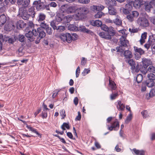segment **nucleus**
<instances>
[{
	"mask_svg": "<svg viewBox=\"0 0 155 155\" xmlns=\"http://www.w3.org/2000/svg\"><path fill=\"white\" fill-rule=\"evenodd\" d=\"M102 30L106 32H101L99 33L98 35L101 38L106 40H110L112 37L114 36L115 34V31L114 28L112 27H107L105 24H102L100 26Z\"/></svg>",
	"mask_w": 155,
	"mask_h": 155,
	"instance_id": "nucleus-1",
	"label": "nucleus"
},
{
	"mask_svg": "<svg viewBox=\"0 0 155 155\" xmlns=\"http://www.w3.org/2000/svg\"><path fill=\"white\" fill-rule=\"evenodd\" d=\"M71 18L69 15L65 16L64 14L61 12H57L55 16L54 22L58 23H62L63 24H66L70 22Z\"/></svg>",
	"mask_w": 155,
	"mask_h": 155,
	"instance_id": "nucleus-2",
	"label": "nucleus"
},
{
	"mask_svg": "<svg viewBox=\"0 0 155 155\" xmlns=\"http://www.w3.org/2000/svg\"><path fill=\"white\" fill-rule=\"evenodd\" d=\"M140 5L141 2L140 0H135L134 2L128 1L127 3L125 5V8L123 10V12L124 14H127L132 10V5L135 7H139Z\"/></svg>",
	"mask_w": 155,
	"mask_h": 155,
	"instance_id": "nucleus-3",
	"label": "nucleus"
},
{
	"mask_svg": "<svg viewBox=\"0 0 155 155\" xmlns=\"http://www.w3.org/2000/svg\"><path fill=\"white\" fill-rule=\"evenodd\" d=\"M77 12V13L73 16V18L77 21L84 18L89 11L87 8L81 7L78 9Z\"/></svg>",
	"mask_w": 155,
	"mask_h": 155,
	"instance_id": "nucleus-4",
	"label": "nucleus"
},
{
	"mask_svg": "<svg viewBox=\"0 0 155 155\" xmlns=\"http://www.w3.org/2000/svg\"><path fill=\"white\" fill-rule=\"evenodd\" d=\"M25 31L27 32L25 33V36L28 40L30 41H34L35 39V37L37 36L36 29H33L32 27L29 26L26 28Z\"/></svg>",
	"mask_w": 155,
	"mask_h": 155,
	"instance_id": "nucleus-5",
	"label": "nucleus"
},
{
	"mask_svg": "<svg viewBox=\"0 0 155 155\" xmlns=\"http://www.w3.org/2000/svg\"><path fill=\"white\" fill-rule=\"evenodd\" d=\"M120 42L121 45L117 46L116 48V49L117 52H120V54L122 55L123 51L125 49L123 48V47H127V45L128 44L129 41L126 40L125 36H122L120 38Z\"/></svg>",
	"mask_w": 155,
	"mask_h": 155,
	"instance_id": "nucleus-6",
	"label": "nucleus"
},
{
	"mask_svg": "<svg viewBox=\"0 0 155 155\" xmlns=\"http://www.w3.org/2000/svg\"><path fill=\"white\" fill-rule=\"evenodd\" d=\"M36 32L37 35H38V37L35 41V43L38 44L40 42L41 39L45 36L46 33L44 31V28L41 27L37 28L36 30Z\"/></svg>",
	"mask_w": 155,
	"mask_h": 155,
	"instance_id": "nucleus-7",
	"label": "nucleus"
},
{
	"mask_svg": "<svg viewBox=\"0 0 155 155\" xmlns=\"http://www.w3.org/2000/svg\"><path fill=\"white\" fill-rule=\"evenodd\" d=\"M59 37L64 42L70 43L71 42V34L69 33H62L59 35Z\"/></svg>",
	"mask_w": 155,
	"mask_h": 155,
	"instance_id": "nucleus-8",
	"label": "nucleus"
},
{
	"mask_svg": "<svg viewBox=\"0 0 155 155\" xmlns=\"http://www.w3.org/2000/svg\"><path fill=\"white\" fill-rule=\"evenodd\" d=\"M104 8V6L101 5H99L98 6H93V9L94 10L98 11L97 14H95L94 15V17L95 18H99L102 17L103 13L101 11L103 10Z\"/></svg>",
	"mask_w": 155,
	"mask_h": 155,
	"instance_id": "nucleus-9",
	"label": "nucleus"
},
{
	"mask_svg": "<svg viewBox=\"0 0 155 155\" xmlns=\"http://www.w3.org/2000/svg\"><path fill=\"white\" fill-rule=\"evenodd\" d=\"M137 24L146 27L149 25L148 20L144 17H140L137 20Z\"/></svg>",
	"mask_w": 155,
	"mask_h": 155,
	"instance_id": "nucleus-10",
	"label": "nucleus"
},
{
	"mask_svg": "<svg viewBox=\"0 0 155 155\" xmlns=\"http://www.w3.org/2000/svg\"><path fill=\"white\" fill-rule=\"evenodd\" d=\"M107 129L110 131L114 130V131H117L118 130L119 128V123L117 119L113 121L111 124V126L109 125H107Z\"/></svg>",
	"mask_w": 155,
	"mask_h": 155,
	"instance_id": "nucleus-11",
	"label": "nucleus"
},
{
	"mask_svg": "<svg viewBox=\"0 0 155 155\" xmlns=\"http://www.w3.org/2000/svg\"><path fill=\"white\" fill-rule=\"evenodd\" d=\"M45 3L41 2V0L35 1L33 2L34 7L38 11H42L44 10Z\"/></svg>",
	"mask_w": 155,
	"mask_h": 155,
	"instance_id": "nucleus-12",
	"label": "nucleus"
},
{
	"mask_svg": "<svg viewBox=\"0 0 155 155\" xmlns=\"http://www.w3.org/2000/svg\"><path fill=\"white\" fill-rule=\"evenodd\" d=\"M45 18L46 15L42 13L38 14L36 18V21L40 24V27L42 26V25L46 24L45 21Z\"/></svg>",
	"mask_w": 155,
	"mask_h": 155,
	"instance_id": "nucleus-13",
	"label": "nucleus"
},
{
	"mask_svg": "<svg viewBox=\"0 0 155 155\" xmlns=\"http://www.w3.org/2000/svg\"><path fill=\"white\" fill-rule=\"evenodd\" d=\"M131 69L132 70V71H134L136 72H138L140 71L141 72L145 73V71L144 70L142 65L138 63L137 64L136 63L135 64V65L131 67Z\"/></svg>",
	"mask_w": 155,
	"mask_h": 155,
	"instance_id": "nucleus-14",
	"label": "nucleus"
},
{
	"mask_svg": "<svg viewBox=\"0 0 155 155\" xmlns=\"http://www.w3.org/2000/svg\"><path fill=\"white\" fill-rule=\"evenodd\" d=\"M50 25L54 30H56L58 32H62L65 29V27L64 26L60 25L56 26V23L54 21H52L51 22Z\"/></svg>",
	"mask_w": 155,
	"mask_h": 155,
	"instance_id": "nucleus-15",
	"label": "nucleus"
},
{
	"mask_svg": "<svg viewBox=\"0 0 155 155\" xmlns=\"http://www.w3.org/2000/svg\"><path fill=\"white\" fill-rule=\"evenodd\" d=\"M128 15L127 16V18L130 22H132L134 20V18L137 17L139 15V13L136 11L132 12V13H130V12L127 14Z\"/></svg>",
	"mask_w": 155,
	"mask_h": 155,
	"instance_id": "nucleus-16",
	"label": "nucleus"
},
{
	"mask_svg": "<svg viewBox=\"0 0 155 155\" xmlns=\"http://www.w3.org/2000/svg\"><path fill=\"white\" fill-rule=\"evenodd\" d=\"M19 12L20 14L21 13V18L25 20H28L30 16L28 14V13L26 10H23V8H21L19 9Z\"/></svg>",
	"mask_w": 155,
	"mask_h": 155,
	"instance_id": "nucleus-17",
	"label": "nucleus"
},
{
	"mask_svg": "<svg viewBox=\"0 0 155 155\" xmlns=\"http://www.w3.org/2000/svg\"><path fill=\"white\" fill-rule=\"evenodd\" d=\"M142 67L144 70L145 71V73H146L147 72V68L148 66L151 64L152 62L149 59L145 58L142 61Z\"/></svg>",
	"mask_w": 155,
	"mask_h": 155,
	"instance_id": "nucleus-18",
	"label": "nucleus"
},
{
	"mask_svg": "<svg viewBox=\"0 0 155 155\" xmlns=\"http://www.w3.org/2000/svg\"><path fill=\"white\" fill-rule=\"evenodd\" d=\"M76 9L74 6H68L64 5V12H66L67 13H71L74 12Z\"/></svg>",
	"mask_w": 155,
	"mask_h": 155,
	"instance_id": "nucleus-19",
	"label": "nucleus"
},
{
	"mask_svg": "<svg viewBox=\"0 0 155 155\" xmlns=\"http://www.w3.org/2000/svg\"><path fill=\"white\" fill-rule=\"evenodd\" d=\"M123 55L124 57L125 60L127 59H130L133 57V55L131 52L129 50H127L123 51V54L121 55L122 56Z\"/></svg>",
	"mask_w": 155,
	"mask_h": 155,
	"instance_id": "nucleus-20",
	"label": "nucleus"
},
{
	"mask_svg": "<svg viewBox=\"0 0 155 155\" xmlns=\"http://www.w3.org/2000/svg\"><path fill=\"white\" fill-rule=\"evenodd\" d=\"M16 0H4L2 2L4 6L7 7L10 6L12 4L15 3Z\"/></svg>",
	"mask_w": 155,
	"mask_h": 155,
	"instance_id": "nucleus-21",
	"label": "nucleus"
},
{
	"mask_svg": "<svg viewBox=\"0 0 155 155\" xmlns=\"http://www.w3.org/2000/svg\"><path fill=\"white\" fill-rule=\"evenodd\" d=\"M42 28L45 29L47 33L49 35H52L53 32V30L52 29L51 27H50L46 23L45 24H44L41 26Z\"/></svg>",
	"mask_w": 155,
	"mask_h": 155,
	"instance_id": "nucleus-22",
	"label": "nucleus"
},
{
	"mask_svg": "<svg viewBox=\"0 0 155 155\" xmlns=\"http://www.w3.org/2000/svg\"><path fill=\"white\" fill-rule=\"evenodd\" d=\"M35 10V9L34 6L31 7L28 9V11L27 12L30 17L33 18L35 16L36 14Z\"/></svg>",
	"mask_w": 155,
	"mask_h": 155,
	"instance_id": "nucleus-23",
	"label": "nucleus"
},
{
	"mask_svg": "<svg viewBox=\"0 0 155 155\" xmlns=\"http://www.w3.org/2000/svg\"><path fill=\"white\" fill-rule=\"evenodd\" d=\"M117 102V104L116 105V107L118 110L119 111H124L125 109V105L122 103L120 101H118Z\"/></svg>",
	"mask_w": 155,
	"mask_h": 155,
	"instance_id": "nucleus-24",
	"label": "nucleus"
},
{
	"mask_svg": "<svg viewBox=\"0 0 155 155\" xmlns=\"http://www.w3.org/2000/svg\"><path fill=\"white\" fill-rule=\"evenodd\" d=\"M26 24L22 21L20 20L17 21L16 26L18 29H20L24 28Z\"/></svg>",
	"mask_w": 155,
	"mask_h": 155,
	"instance_id": "nucleus-25",
	"label": "nucleus"
},
{
	"mask_svg": "<svg viewBox=\"0 0 155 155\" xmlns=\"http://www.w3.org/2000/svg\"><path fill=\"white\" fill-rule=\"evenodd\" d=\"M30 3V0H23L22 2L21 5L19 7V9L21 8H23V10H25L27 7L28 6Z\"/></svg>",
	"mask_w": 155,
	"mask_h": 155,
	"instance_id": "nucleus-26",
	"label": "nucleus"
},
{
	"mask_svg": "<svg viewBox=\"0 0 155 155\" xmlns=\"http://www.w3.org/2000/svg\"><path fill=\"white\" fill-rule=\"evenodd\" d=\"M105 3L108 7H112L117 5L116 2L115 0H105Z\"/></svg>",
	"mask_w": 155,
	"mask_h": 155,
	"instance_id": "nucleus-27",
	"label": "nucleus"
},
{
	"mask_svg": "<svg viewBox=\"0 0 155 155\" xmlns=\"http://www.w3.org/2000/svg\"><path fill=\"white\" fill-rule=\"evenodd\" d=\"M27 128L29 130L32 131V132L34 133L38 136V137L40 138L41 137V134L39 133L37 130L34 128L27 125L26 126Z\"/></svg>",
	"mask_w": 155,
	"mask_h": 155,
	"instance_id": "nucleus-28",
	"label": "nucleus"
},
{
	"mask_svg": "<svg viewBox=\"0 0 155 155\" xmlns=\"http://www.w3.org/2000/svg\"><path fill=\"white\" fill-rule=\"evenodd\" d=\"M7 18L4 14H2L0 16V26H2L6 22Z\"/></svg>",
	"mask_w": 155,
	"mask_h": 155,
	"instance_id": "nucleus-29",
	"label": "nucleus"
},
{
	"mask_svg": "<svg viewBox=\"0 0 155 155\" xmlns=\"http://www.w3.org/2000/svg\"><path fill=\"white\" fill-rule=\"evenodd\" d=\"M15 28V25L12 23H9L6 25L5 26V29L6 31H10L13 29Z\"/></svg>",
	"mask_w": 155,
	"mask_h": 155,
	"instance_id": "nucleus-30",
	"label": "nucleus"
},
{
	"mask_svg": "<svg viewBox=\"0 0 155 155\" xmlns=\"http://www.w3.org/2000/svg\"><path fill=\"white\" fill-rule=\"evenodd\" d=\"M143 77L142 74H138L136 77H135L134 79V81L135 82H137V83H140L143 80Z\"/></svg>",
	"mask_w": 155,
	"mask_h": 155,
	"instance_id": "nucleus-31",
	"label": "nucleus"
},
{
	"mask_svg": "<svg viewBox=\"0 0 155 155\" xmlns=\"http://www.w3.org/2000/svg\"><path fill=\"white\" fill-rule=\"evenodd\" d=\"M18 40L20 42L22 43V45L25 44L26 38L24 35L19 34L18 36Z\"/></svg>",
	"mask_w": 155,
	"mask_h": 155,
	"instance_id": "nucleus-32",
	"label": "nucleus"
},
{
	"mask_svg": "<svg viewBox=\"0 0 155 155\" xmlns=\"http://www.w3.org/2000/svg\"><path fill=\"white\" fill-rule=\"evenodd\" d=\"M7 40V38H6L5 35H3L2 34H0V51L2 49V43Z\"/></svg>",
	"mask_w": 155,
	"mask_h": 155,
	"instance_id": "nucleus-33",
	"label": "nucleus"
},
{
	"mask_svg": "<svg viewBox=\"0 0 155 155\" xmlns=\"http://www.w3.org/2000/svg\"><path fill=\"white\" fill-rule=\"evenodd\" d=\"M109 85L110 87L111 88L112 91L115 90L117 87L114 81L110 80V77H109Z\"/></svg>",
	"mask_w": 155,
	"mask_h": 155,
	"instance_id": "nucleus-34",
	"label": "nucleus"
},
{
	"mask_svg": "<svg viewBox=\"0 0 155 155\" xmlns=\"http://www.w3.org/2000/svg\"><path fill=\"white\" fill-rule=\"evenodd\" d=\"M148 42L151 45H154L155 44V35H150Z\"/></svg>",
	"mask_w": 155,
	"mask_h": 155,
	"instance_id": "nucleus-35",
	"label": "nucleus"
},
{
	"mask_svg": "<svg viewBox=\"0 0 155 155\" xmlns=\"http://www.w3.org/2000/svg\"><path fill=\"white\" fill-rule=\"evenodd\" d=\"M108 12L110 15H115L117 14L116 10L113 7H108Z\"/></svg>",
	"mask_w": 155,
	"mask_h": 155,
	"instance_id": "nucleus-36",
	"label": "nucleus"
},
{
	"mask_svg": "<svg viewBox=\"0 0 155 155\" xmlns=\"http://www.w3.org/2000/svg\"><path fill=\"white\" fill-rule=\"evenodd\" d=\"M134 49L135 52L136 53H139L140 55H142L144 54V51L140 48H138L136 46H134Z\"/></svg>",
	"mask_w": 155,
	"mask_h": 155,
	"instance_id": "nucleus-37",
	"label": "nucleus"
},
{
	"mask_svg": "<svg viewBox=\"0 0 155 155\" xmlns=\"http://www.w3.org/2000/svg\"><path fill=\"white\" fill-rule=\"evenodd\" d=\"M144 83L146 85L149 87H153L154 86L155 84L153 81L147 80Z\"/></svg>",
	"mask_w": 155,
	"mask_h": 155,
	"instance_id": "nucleus-38",
	"label": "nucleus"
},
{
	"mask_svg": "<svg viewBox=\"0 0 155 155\" xmlns=\"http://www.w3.org/2000/svg\"><path fill=\"white\" fill-rule=\"evenodd\" d=\"M92 25L94 26H96L97 27L101 26L102 24V22L98 20H96L95 21L91 22Z\"/></svg>",
	"mask_w": 155,
	"mask_h": 155,
	"instance_id": "nucleus-39",
	"label": "nucleus"
},
{
	"mask_svg": "<svg viewBox=\"0 0 155 155\" xmlns=\"http://www.w3.org/2000/svg\"><path fill=\"white\" fill-rule=\"evenodd\" d=\"M155 2V0H153L152 1V2H151L150 3L146 4L145 5V9L146 11L149 12L150 11V8H152V6L151 5V3H153Z\"/></svg>",
	"mask_w": 155,
	"mask_h": 155,
	"instance_id": "nucleus-40",
	"label": "nucleus"
},
{
	"mask_svg": "<svg viewBox=\"0 0 155 155\" xmlns=\"http://www.w3.org/2000/svg\"><path fill=\"white\" fill-rule=\"evenodd\" d=\"M113 22L116 25H120L122 24V21L120 17L117 16L116 18L113 20Z\"/></svg>",
	"mask_w": 155,
	"mask_h": 155,
	"instance_id": "nucleus-41",
	"label": "nucleus"
},
{
	"mask_svg": "<svg viewBox=\"0 0 155 155\" xmlns=\"http://www.w3.org/2000/svg\"><path fill=\"white\" fill-rule=\"evenodd\" d=\"M68 29L70 31H76L78 30V28L74 25L70 24L68 27Z\"/></svg>",
	"mask_w": 155,
	"mask_h": 155,
	"instance_id": "nucleus-42",
	"label": "nucleus"
},
{
	"mask_svg": "<svg viewBox=\"0 0 155 155\" xmlns=\"http://www.w3.org/2000/svg\"><path fill=\"white\" fill-rule=\"evenodd\" d=\"M147 80L153 81L155 80V75L153 73H150L147 75Z\"/></svg>",
	"mask_w": 155,
	"mask_h": 155,
	"instance_id": "nucleus-43",
	"label": "nucleus"
},
{
	"mask_svg": "<svg viewBox=\"0 0 155 155\" xmlns=\"http://www.w3.org/2000/svg\"><path fill=\"white\" fill-rule=\"evenodd\" d=\"M78 28V30H80L84 32L89 33L90 31V30L86 28L84 26L80 25Z\"/></svg>",
	"mask_w": 155,
	"mask_h": 155,
	"instance_id": "nucleus-44",
	"label": "nucleus"
},
{
	"mask_svg": "<svg viewBox=\"0 0 155 155\" xmlns=\"http://www.w3.org/2000/svg\"><path fill=\"white\" fill-rule=\"evenodd\" d=\"M126 62L128 63L130 66L132 67L134 66L135 65V63L133 59H129L125 60Z\"/></svg>",
	"mask_w": 155,
	"mask_h": 155,
	"instance_id": "nucleus-45",
	"label": "nucleus"
},
{
	"mask_svg": "<svg viewBox=\"0 0 155 155\" xmlns=\"http://www.w3.org/2000/svg\"><path fill=\"white\" fill-rule=\"evenodd\" d=\"M119 94L117 92L112 93L110 95V99L111 100L115 99L118 96Z\"/></svg>",
	"mask_w": 155,
	"mask_h": 155,
	"instance_id": "nucleus-46",
	"label": "nucleus"
},
{
	"mask_svg": "<svg viewBox=\"0 0 155 155\" xmlns=\"http://www.w3.org/2000/svg\"><path fill=\"white\" fill-rule=\"evenodd\" d=\"M65 128H66L68 129H69L70 127L68 123H67L65 122L63 123L61 126V128L63 130H65Z\"/></svg>",
	"mask_w": 155,
	"mask_h": 155,
	"instance_id": "nucleus-47",
	"label": "nucleus"
},
{
	"mask_svg": "<svg viewBox=\"0 0 155 155\" xmlns=\"http://www.w3.org/2000/svg\"><path fill=\"white\" fill-rule=\"evenodd\" d=\"M132 118V116L131 114H130L127 117L126 120L125 121V122L127 124H128L129 123L130 121L131 120Z\"/></svg>",
	"mask_w": 155,
	"mask_h": 155,
	"instance_id": "nucleus-48",
	"label": "nucleus"
},
{
	"mask_svg": "<svg viewBox=\"0 0 155 155\" xmlns=\"http://www.w3.org/2000/svg\"><path fill=\"white\" fill-rule=\"evenodd\" d=\"M141 113L143 118H145L149 116V114L146 110L143 111L141 112Z\"/></svg>",
	"mask_w": 155,
	"mask_h": 155,
	"instance_id": "nucleus-49",
	"label": "nucleus"
},
{
	"mask_svg": "<svg viewBox=\"0 0 155 155\" xmlns=\"http://www.w3.org/2000/svg\"><path fill=\"white\" fill-rule=\"evenodd\" d=\"M71 41L72 40H77L78 38V36L76 33H73L71 35Z\"/></svg>",
	"mask_w": 155,
	"mask_h": 155,
	"instance_id": "nucleus-50",
	"label": "nucleus"
},
{
	"mask_svg": "<svg viewBox=\"0 0 155 155\" xmlns=\"http://www.w3.org/2000/svg\"><path fill=\"white\" fill-rule=\"evenodd\" d=\"M148 71L155 73V68L153 66L150 65L147 69Z\"/></svg>",
	"mask_w": 155,
	"mask_h": 155,
	"instance_id": "nucleus-51",
	"label": "nucleus"
},
{
	"mask_svg": "<svg viewBox=\"0 0 155 155\" xmlns=\"http://www.w3.org/2000/svg\"><path fill=\"white\" fill-rule=\"evenodd\" d=\"M90 0H78V2L82 4H87L90 2Z\"/></svg>",
	"mask_w": 155,
	"mask_h": 155,
	"instance_id": "nucleus-52",
	"label": "nucleus"
},
{
	"mask_svg": "<svg viewBox=\"0 0 155 155\" xmlns=\"http://www.w3.org/2000/svg\"><path fill=\"white\" fill-rule=\"evenodd\" d=\"M41 116L43 119L46 118L47 117V113L46 111L44 110L42 112Z\"/></svg>",
	"mask_w": 155,
	"mask_h": 155,
	"instance_id": "nucleus-53",
	"label": "nucleus"
},
{
	"mask_svg": "<svg viewBox=\"0 0 155 155\" xmlns=\"http://www.w3.org/2000/svg\"><path fill=\"white\" fill-rule=\"evenodd\" d=\"M60 91V90H56L53 92L52 97L53 98H54L58 94V93Z\"/></svg>",
	"mask_w": 155,
	"mask_h": 155,
	"instance_id": "nucleus-54",
	"label": "nucleus"
},
{
	"mask_svg": "<svg viewBox=\"0 0 155 155\" xmlns=\"http://www.w3.org/2000/svg\"><path fill=\"white\" fill-rule=\"evenodd\" d=\"M60 115L62 117V119H64L66 116L65 110L63 109L60 112Z\"/></svg>",
	"mask_w": 155,
	"mask_h": 155,
	"instance_id": "nucleus-55",
	"label": "nucleus"
},
{
	"mask_svg": "<svg viewBox=\"0 0 155 155\" xmlns=\"http://www.w3.org/2000/svg\"><path fill=\"white\" fill-rule=\"evenodd\" d=\"M80 72V68L79 66H78L76 71V77L77 78L78 77Z\"/></svg>",
	"mask_w": 155,
	"mask_h": 155,
	"instance_id": "nucleus-56",
	"label": "nucleus"
},
{
	"mask_svg": "<svg viewBox=\"0 0 155 155\" xmlns=\"http://www.w3.org/2000/svg\"><path fill=\"white\" fill-rule=\"evenodd\" d=\"M90 70L88 69L85 68L83 72H82V74L84 76H85L90 72Z\"/></svg>",
	"mask_w": 155,
	"mask_h": 155,
	"instance_id": "nucleus-57",
	"label": "nucleus"
},
{
	"mask_svg": "<svg viewBox=\"0 0 155 155\" xmlns=\"http://www.w3.org/2000/svg\"><path fill=\"white\" fill-rule=\"evenodd\" d=\"M149 97H153L155 95V91L154 90H152L150 91L149 93Z\"/></svg>",
	"mask_w": 155,
	"mask_h": 155,
	"instance_id": "nucleus-58",
	"label": "nucleus"
},
{
	"mask_svg": "<svg viewBox=\"0 0 155 155\" xmlns=\"http://www.w3.org/2000/svg\"><path fill=\"white\" fill-rule=\"evenodd\" d=\"M67 135L70 139L75 140V138H73V136L72 133L70 132H68L67 133Z\"/></svg>",
	"mask_w": 155,
	"mask_h": 155,
	"instance_id": "nucleus-59",
	"label": "nucleus"
},
{
	"mask_svg": "<svg viewBox=\"0 0 155 155\" xmlns=\"http://www.w3.org/2000/svg\"><path fill=\"white\" fill-rule=\"evenodd\" d=\"M6 38H7V40L6 41H8V42L9 43L13 44L14 42V39L13 38H8L7 37H6Z\"/></svg>",
	"mask_w": 155,
	"mask_h": 155,
	"instance_id": "nucleus-60",
	"label": "nucleus"
},
{
	"mask_svg": "<svg viewBox=\"0 0 155 155\" xmlns=\"http://www.w3.org/2000/svg\"><path fill=\"white\" fill-rule=\"evenodd\" d=\"M81 118V115L79 111L78 112V115L75 118V120H80Z\"/></svg>",
	"mask_w": 155,
	"mask_h": 155,
	"instance_id": "nucleus-61",
	"label": "nucleus"
},
{
	"mask_svg": "<svg viewBox=\"0 0 155 155\" xmlns=\"http://www.w3.org/2000/svg\"><path fill=\"white\" fill-rule=\"evenodd\" d=\"M86 62L85 58H82L81 62V64L82 65L84 66L85 65Z\"/></svg>",
	"mask_w": 155,
	"mask_h": 155,
	"instance_id": "nucleus-62",
	"label": "nucleus"
},
{
	"mask_svg": "<svg viewBox=\"0 0 155 155\" xmlns=\"http://www.w3.org/2000/svg\"><path fill=\"white\" fill-rule=\"evenodd\" d=\"M22 48H19L18 52H19L18 54L20 56H21L23 54V53L22 52Z\"/></svg>",
	"mask_w": 155,
	"mask_h": 155,
	"instance_id": "nucleus-63",
	"label": "nucleus"
},
{
	"mask_svg": "<svg viewBox=\"0 0 155 155\" xmlns=\"http://www.w3.org/2000/svg\"><path fill=\"white\" fill-rule=\"evenodd\" d=\"M150 21L155 25V17H151L150 18Z\"/></svg>",
	"mask_w": 155,
	"mask_h": 155,
	"instance_id": "nucleus-64",
	"label": "nucleus"
}]
</instances>
